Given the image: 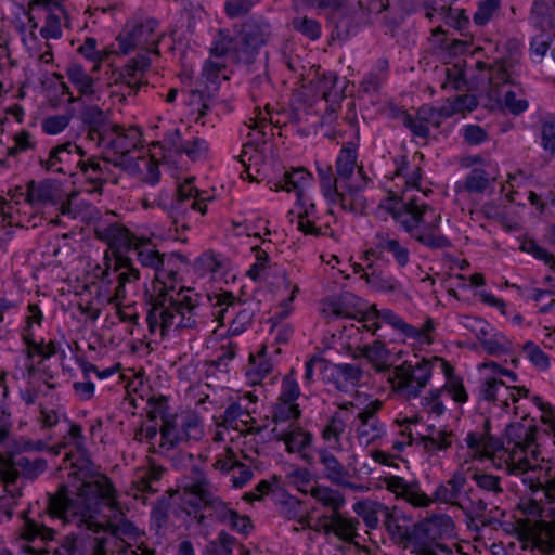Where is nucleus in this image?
I'll return each mask as SVG.
<instances>
[{"instance_id": "nucleus-30", "label": "nucleus", "mask_w": 555, "mask_h": 555, "mask_svg": "<svg viewBox=\"0 0 555 555\" xmlns=\"http://www.w3.org/2000/svg\"><path fill=\"white\" fill-rule=\"evenodd\" d=\"M311 175L304 168L285 171L283 178L274 183V190L295 192L297 201L304 205L305 188L310 183Z\"/></svg>"}, {"instance_id": "nucleus-19", "label": "nucleus", "mask_w": 555, "mask_h": 555, "mask_svg": "<svg viewBox=\"0 0 555 555\" xmlns=\"http://www.w3.org/2000/svg\"><path fill=\"white\" fill-rule=\"evenodd\" d=\"M382 509L383 524L389 535L390 541L404 548L410 546L411 531L410 519L398 508L379 506Z\"/></svg>"}, {"instance_id": "nucleus-60", "label": "nucleus", "mask_w": 555, "mask_h": 555, "mask_svg": "<svg viewBox=\"0 0 555 555\" xmlns=\"http://www.w3.org/2000/svg\"><path fill=\"white\" fill-rule=\"evenodd\" d=\"M278 276L281 280V285L279 284L278 287L279 288L283 287L285 291H289V295L287 296V298H285L281 302V312L279 313V315L281 318H286L289 315V313L292 311V308L289 305L295 299L296 294L299 291V287L297 284L292 283V281L288 279V276L284 270H279Z\"/></svg>"}, {"instance_id": "nucleus-47", "label": "nucleus", "mask_w": 555, "mask_h": 555, "mask_svg": "<svg viewBox=\"0 0 555 555\" xmlns=\"http://www.w3.org/2000/svg\"><path fill=\"white\" fill-rule=\"evenodd\" d=\"M346 422L341 413L336 412L332 415L328 423L322 431V437L333 448H340V436L345 431Z\"/></svg>"}, {"instance_id": "nucleus-7", "label": "nucleus", "mask_w": 555, "mask_h": 555, "mask_svg": "<svg viewBox=\"0 0 555 555\" xmlns=\"http://www.w3.org/2000/svg\"><path fill=\"white\" fill-rule=\"evenodd\" d=\"M403 193L402 207L393 212L396 221L413 240L430 249H446L451 241L440 232V215L417 197H406Z\"/></svg>"}, {"instance_id": "nucleus-36", "label": "nucleus", "mask_w": 555, "mask_h": 555, "mask_svg": "<svg viewBox=\"0 0 555 555\" xmlns=\"http://www.w3.org/2000/svg\"><path fill=\"white\" fill-rule=\"evenodd\" d=\"M272 371V363L270 359L266 357V348L262 349L255 356H249V363L246 369V377L248 383L251 385L260 384L261 380L268 376Z\"/></svg>"}, {"instance_id": "nucleus-34", "label": "nucleus", "mask_w": 555, "mask_h": 555, "mask_svg": "<svg viewBox=\"0 0 555 555\" xmlns=\"http://www.w3.org/2000/svg\"><path fill=\"white\" fill-rule=\"evenodd\" d=\"M356 168L358 169L357 150L352 144H348L340 150L335 163L336 178L339 185L351 179Z\"/></svg>"}, {"instance_id": "nucleus-23", "label": "nucleus", "mask_w": 555, "mask_h": 555, "mask_svg": "<svg viewBox=\"0 0 555 555\" xmlns=\"http://www.w3.org/2000/svg\"><path fill=\"white\" fill-rule=\"evenodd\" d=\"M25 199L33 207L56 205L61 201L60 189L50 180H31L27 183Z\"/></svg>"}, {"instance_id": "nucleus-28", "label": "nucleus", "mask_w": 555, "mask_h": 555, "mask_svg": "<svg viewBox=\"0 0 555 555\" xmlns=\"http://www.w3.org/2000/svg\"><path fill=\"white\" fill-rule=\"evenodd\" d=\"M328 521L323 525L325 533H334L340 540L351 543L358 537V527L360 525L358 519L346 518L339 512L332 513L327 517Z\"/></svg>"}, {"instance_id": "nucleus-24", "label": "nucleus", "mask_w": 555, "mask_h": 555, "mask_svg": "<svg viewBox=\"0 0 555 555\" xmlns=\"http://www.w3.org/2000/svg\"><path fill=\"white\" fill-rule=\"evenodd\" d=\"M364 25H367V15L360 12L357 5L347 11L337 13L334 17L335 35L341 40L348 39L350 36L357 34Z\"/></svg>"}, {"instance_id": "nucleus-45", "label": "nucleus", "mask_w": 555, "mask_h": 555, "mask_svg": "<svg viewBox=\"0 0 555 555\" xmlns=\"http://www.w3.org/2000/svg\"><path fill=\"white\" fill-rule=\"evenodd\" d=\"M311 495L324 507L333 513H338L345 504L344 496L336 490L328 487H315L311 489Z\"/></svg>"}, {"instance_id": "nucleus-54", "label": "nucleus", "mask_w": 555, "mask_h": 555, "mask_svg": "<svg viewBox=\"0 0 555 555\" xmlns=\"http://www.w3.org/2000/svg\"><path fill=\"white\" fill-rule=\"evenodd\" d=\"M301 508L302 505L300 501L289 498L281 503L280 513L284 518L288 520H297L302 528H308L310 526V517L308 515H304L301 513Z\"/></svg>"}, {"instance_id": "nucleus-61", "label": "nucleus", "mask_w": 555, "mask_h": 555, "mask_svg": "<svg viewBox=\"0 0 555 555\" xmlns=\"http://www.w3.org/2000/svg\"><path fill=\"white\" fill-rule=\"evenodd\" d=\"M490 183V177L486 170L474 168L469 171L465 179V190L474 193L483 192Z\"/></svg>"}, {"instance_id": "nucleus-21", "label": "nucleus", "mask_w": 555, "mask_h": 555, "mask_svg": "<svg viewBox=\"0 0 555 555\" xmlns=\"http://www.w3.org/2000/svg\"><path fill=\"white\" fill-rule=\"evenodd\" d=\"M270 26L263 22L249 21L242 27L237 36L243 56H250L257 49L263 46L270 37Z\"/></svg>"}, {"instance_id": "nucleus-42", "label": "nucleus", "mask_w": 555, "mask_h": 555, "mask_svg": "<svg viewBox=\"0 0 555 555\" xmlns=\"http://www.w3.org/2000/svg\"><path fill=\"white\" fill-rule=\"evenodd\" d=\"M66 75L81 96H91L94 94V79L86 73L82 66L70 64L66 68Z\"/></svg>"}, {"instance_id": "nucleus-25", "label": "nucleus", "mask_w": 555, "mask_h": 555, "mask_svg": "<svg viewBox=\"0 0 555 555\" xmlns=\"http://www.w3.org/2000/svg\"><path fill=\"white\" fill-rule=\"evenodd\" d=\"M319 460L323 465V474L325 478L328 479L332 483L343 486L351 490H357L360 488L359 486L348 481V469L330 451L325 449L320 450Z\"/></svg>"}, {"instance_id": "nucleus-26", "label": "nucleus", "mask_w": 555, "mask_h": 555, "mask_svg": "<svg viewBox=\"0 0 555 555\" xmlns=\"http://www.w3.org/2000/svg\"><path fill=\"white\" fill-rule=\"evenodd\" d=\"M272 434L274 438L285 443L286 450L291 453L304 451L312 441V435L297 424L273 427Z\"/></svg>"}, {"instance_id": "nucleus-49", "label": "nucleus", "mask_w": 555, "mask_h": 555, "mask_svg": "<svg viewBox=\"0 0 555 555\" xmlns=\"http://www.w3.org/2000/svg\"><path fill=\"white\" fill-rule=\"evenodd\" d=\"M55 531L34 520H26L23 527L22 537L28 542L37 540L47 542L54 539Z\"/></svg>"}, {"instance_id": "nucleus-39", "label": "nucleus", "mask_w": 555, "mask_h": 555, "mask_svg": "<svg viewBox=\"0 0 555 555\" xmlns=\"http://www.w3.org/2000/svg\"><path fill=\"white\" fill-rule=\"evenodd\" d=\"M472 479L476 486L490 498L498 500L504 494L502 479L496 475L476 469L472 475Z\"/></svg>"}, {"instance_id": "nucleus-64", "label": "nucleus", "mask_w": 555, "mask_h": 555, "mask_svg": "<svg viewBox=\"0 0 555 555\" xmlns=\"http://www.w3.org/2000/svg\"><path fill=\"white\" fill-rule=\"evenodd\" d=\"M338 76L335 73L324 74L320 80L319 88L326 102L336 101L340 98L341 90L337 88Z\"/></svg>"}, {"instance_id": "nucleus-40", "label": "nucleus", "mask_w": 555, "mask_h": 555, "mask_svg": "<svg viewBox=\"0 0 555 555\" xmlns=\"http://www.w3.org/2000/svg\"><path fill=\"white\" fill-rule=\"evenodd\" d=\"M225 69L227 65L223 60L209 59L203 65L201 78L208 89L211 87V89L216 91L221 79H229Z\"/></svg>"}, {"instance_id": "nucleus-52", "label": "nucleus", "mask_w": 555, "mask_h": 555, "mask_svg": "<svg viewBox=\"0 0 555 555\" xmlns=\"http://www.w3.org/2000/svg\"><path fill=\"white\" fill-rule=\"evenodd\" d=\"M162 476L163 469L160 467H150L139 474L133 483L140 492L155 493L158 491L155 483L160 480Z\"/></svg>"}, {"instance_id": "nucleus-57", "label": "nucleus", "mask_w": 555, "mask_h": 555, "mask_svg": "<svg viewBox=\"0 0 555 555\" xmlns=\"http://www.w3.org/2000/svg\"><path fill=\"white\" fill-rule=\"evenodd\" d=\"M444 76V81L441 85L442 89L461 91L466 88L465 72L457 64L447 67Z\"/></svg>"}, {"instance_id": "nucleus-41", "label": "nucleus", "mask_w": 555, "mask_h": 555, "mask_svg": "<svg viewBox=\"0 0 555 555\" xmlns=\"http://www.w3.org/2000/svg\"><path fill=\"white\" fill-rule=\"evenodd\" d=\"M301 411L296 402H287L278 400L273 408L272 420L274 427H285L291 424H296Z\"/></svg>"}, {"instance_id": "nucleus-18", "label": "nucleus", "mask_w": 555, "mask_h": 555, "mask_svg": "<svg viewBox=\"0 0 555 555\" xmlns=\"http://www.w3.org/2000/svg\"><path fill=\"white\" fill-rule=\"evenodd\" d=\"M388 251L399 268H405L410 263V250L401 244L395 236L385 231H379L372 237V246L365 250L364 258H382L383 254Z\"/></svg>"}, {"instance_id": "nucleus-33", "label": "nucleus", "mask_w": 555, "mask_h": 555, "mask_svg": "<svg viewBox=\"0 0 555 555\" xmlns=\"http://www.w3.org/2000/svg\"><path fill=\"white\" fill-rule=\"evenodd\" d=\"M27 551L33 555H85L82 540L73 534L62 538L57 546L52 550L28 546Z\"/></svg>"}, {"instance_id": "nucleus-59", "label": "nucleus", "mask_w": 555, "mask_h": 555, "mask_svg": "<svg viewBox=\"0 0 555 555\" xmlns=\"http://www.w3.org/2000/svg\"><path fill=\"white\" fill-rule=\"evenodd\" d=\"M379 506H384L380 503L367 504L359 502L354 505V512L363 519L364 524L370 529H376L379 524L378 514H382Z\"/></svg>"}, {"instance_id": "nucleus-8", "label": "nucleus", "mask_w": 555, "mask_h": 555, "mask_svg": "<svg viewBox=\"0 0 555 555\" xmlns=\"http://www.w3.org/2000/svg\"><path fill=\"white\" fill-rule=\"evenodd\" d=\"M182 488L184 495L191 496L186 502L194 508L193 519L198 525H206L208 518L225 524L231 517L233 509L217 494L201 468L192 466L190 475L184 477Z\"/></svg>"}, {"instance_id": "nucleus-63", "label": "nucleus", "mask_w": 555, "mask_h": 555, "mask_svg": "<svg viewBox=\"0 0 555 555\" xmlns=\"http://www.w3.org/2000/svg\"><path fill=\"white\" fill-rule=\"evenodd\" d=\"M292 26L294 29L305 35L309 39L315 40L321 36V26L320 24L312 18L307 16H297L292 21Z\"/></svg>"}, {"instance_id": "nucleus-43", "label": "nucleus", "mask_w": 555, "mask_h": 555, "mask_svg": "<svg viewBox=\"0 0 555 555\" xmlns=\"http://www.w3.org/2000/svg\"><path fill=\"white\" fill-rule=\"evenodd\" d=\"M530 489L533 492L543 491L546 499L555 502V467H540L539 474L530 479Z\"/></svg>"}, {"instance_id": "nucleus-50", "label": "nucleus", "mask_w": 555, "mask_h": 555, "mask_svg": "<svg viewBox=\"0 0 555 555\" xmlns=\"http://www.w3.org/2000/svg\"><path fill=\"white\" fill-rule=\"evenodd\" d=\"M522 353L525 358L530 361V363L538 371H546L551 366L550 357L533 341H527L522 346Z\"/></svg>"}, {"instance_id": "nucleus-2", "label": "nucleus", "mask_w": 555, "mask_h": 555, "mask_svg": "<svg viewBox=\"0 0 555 555\" xmlns=\"http://www.w3.org/2000/svg\"><path fill=\"white\" fill-rule=\"evenodd\" d=\"M131 250L139 263L152 269L155 274L146 315L151 334L159 331L164 337L171 328H196L205 321L204 306L198 304V295L176 292L173 282L177 272L164 269L165 255L156 249L150 237L140 235Z\"/></svg>"}, {"instance_id": "nucleus-53", "label": "nucleus", "mask_w": 555, "mask_h": 555, "mask_svg": "<svg viewBox=\"0 0 555 555\" xmlns=\"http://www.w3.org/2000/svg\"><path fill=\"white\" fill-rule=\"evenodd\" d=\"M361 278L364 279L370 287L376 292L393 293L400 286L399 282L393 276H385L380 273H376L375 271L372 273L365 272Z\"/></svg>"}, {"instance_id": "nucleus-4", "label": "nucleus", "mask_w": 555, "mask_h": 555, "mask_svg": "<svg viewBox=\"0 0 555 555\" xmlns=\"http://www.w3.org/2000/svg\"><path fill=\"white\" fill-rule=\"evenodd\" d=\"M489 431L490 422L485 420L481 429L466 435V446L474 456L490 459L498 469L509 475L535 472L538 464L534 427L520 423L507 426L505 442L495 439Z\"/></svg>"}, {"instance_id": "nucleus-31", "label": "nucleus", "mask_w": 555, "mask_h": 555, "mask_svg": "<svg viewBox=\"0 0 555 555\" xmlns=\"http://www.w3.org/2000/svg\"><path fill=\"white\" fill-rule=\"evenodd\" d=\"M107 160L105 157L101 159L89 158L79 165L78 170L83 175L86 180L93 184L92 191H100L103 183L109 178V169L107 167Z\"/></svg>"}, {"instance_id": "nucleus-15", "label": "nucleus", "mask_w": 555, "mask_h": 555, "mask_svg": "<svg viewBox=\"0 0 555 555\" xmlns=\"http://www.w3.org/2000/svg\"><path fill=\"white\" fill-rule=\"evenodd\" d=\"M82 157V149L68 141L52 147L47 158H39V165L46 171L75 176Z\"/></svg>"}, {"instance_id": "nucleus-48", "label": "nucleus", "mask_w": 555, "mask_h": 555, "mask_svg": "<svg viewBox=\"0 0 555 555\" xmlns=\"http://www.w3.org/2000/svg\"><path fill=\"white\" fill-rule=\"evenodd\" d=\"M235 539L225 531H220L215 540L209 541L204 555H232Z\"/></svg>"}, {"instance_id": "nucleus-35", "label": "nucleus", "mask_w": 555, "mask_h": 555, "mask_svg": "<svg viewBox=\"0 0 555 555\" xmlns=\"http://www.w3.org/2000/svg\"><path fill=\"white\" fill-rule=\"evenodd\" d=\"M361 357L367 359L377 372H386L390 369V353L380 340H375L371 345H364L361 349Z\"/></svg>"}, {"instance_id": "nucleus-29", "label": "nucleus", "mask_w": 555, "mask_h": 555, "mask_svg": "<svg viewBox=\"0 0 555 555\" xmlns=\"http://www.w3.org/2000/svg\"><path fill=\"white\" fill-rule=\"evenodd\" d=\"M151 65V60L146 54H138L121 72V80L129 88L128 94H135L142 85V77L145 69Z\"/></svg>"}, {"instance_id": "nucleus-6", "label": "nucleus", "mask_w": 555, "mask_h": 555, "mask_svg": "<svg viewBox=\"0 0 555 555\" xmlns=\"http://www.w3.org/2000/svg\"><path fill=\"white\" fill-rule=\"evenodd\" d=\"M385 488L397 498L405 500L415 507H427L433 501L461 507L468 502V494H474L469 487L465 473L455 470L450 479L440 483L433 493V499L423 492L416 482H408L399 476H390L384 479Z\"/></svg>"}, {"instance_id": "nucleus-38", "label": "nucleus", "mask_w": 555, "mask_h": 555, "mask_svg": "<svg viewBox=\"0 0 555 555\" xmlns=\"http://www.w3.org/2000/svg\"><path fill=\"white\" fill-rule=\"evenodd\" d=\"M211 56L216 60H222L228 54H233L235 59H242L243 54L237 42V38L230 37L229 31L220 29L218 36L210 49Z\"/></svg>"}, {"instance_id": "nucleus-14", "label": "nucleus", "mask_w": 555, "mask_h": 555, "mask_svg": "<svg viewBox=\"0 0 555 555\" xmlns=\"http://www.w3.org/2000/svg\"><path fill=\"white\" fill-rule=\"evenodd\" d=\"M158 23L155 20H146L132 25L131 28L117 38L119 50L122 54H129L135 48L146 52L158 54L159 35L157 34Z\"/></svg>"}, {"instance_id": "nucleus-3", "label": "nucleus", "mask_w": 555, "mask_h": 555, "mask_svg": "<svg viewBox=\"0 0 555 555\" xmlns=\"http://www.w3.org/2000/svg\"><path fill=\"white\" fill-rule=\"evenodd\" d=\"M94 235L108 245L103 256L100 282L109 295L108 302L121 306L137 291L141 272L125 253L132 249L140 237L118 221L102 220L94 227Z\"/></svg>"}, {"instance_id": "nucleus-46", "label": "nucleus", "mask_w": 555, "mask_h": 555, "mask_svg": "<svg viewBox=\"0 0 555 555\" xmlns=\"http://www.w3.org/2000/svg\"><path fill=\"white\" fill-rule=\"evenodd\" d=\"M251 410L248 404H243L242 401L231 403L223 414L220 416L221 423L220 425L225 428H234L237 429V421L242 423H247L244 417H248L251 414Z\"/></svg>"}, {"instance_id": "nucleus-11", "label": "nucleus", "mask_w": 555, "mask_h": 555, "mask_svg": "<svg viewBox=\"0 0 555 555\" xmlns=\"http://www.w3.org/2000/svg\"><path fill=\"white\" fill-rule=\"evenodd\" d=\"M159 433L160 442L157 452L171 450V447L190 440L197 441L204 435L199 417L191 413L164 417Z\"/></svg>"}, {"instance_id": "nucleus-37", "label": "nucleus", "mask_w": 555, "mask_h": 555, "mask_svg": "<svg viewBox=\"0 0 555 555\" xmlns=\"http://www.w3.org/2000/svg\"><path fill=\"white\" fill-rule=\"evenodd\" d=\"M453 443V434L448 430H435L429 435L420 436L417 444L429 455H437L441 451H446Z\"/></svg>"}, {"instance_id": "nucleus-22", "label": "nucleus", "mask_w": 555, "mask_h": 555, "mask_svg": "<svg viewBox=\"0 0 555 555\" xmlns=\"http://www.w3.org/2000/svg\"><path fill=\"white\" fill-rule=\"evenodd\" d=\"M318 176L322 194L331 204H338L344 210L353 211L354 204L349 202L347 195L340 191L339 182L331 166H318Z\"/></svg>"}, {"instance_id": "nucleus-44", "label": "nucleus", "mask_w": 555, "mask_h": 555, "mask_svg": "<svg viewBox=\"0 0 555 555\" xmlns=\"http://www.w3.org/2000/svg\"><path fill=\"white\" fill-rule=\"evenodd\" d=\"M512 287H515L519 295L528 300H533L537 302L548 299L547 302L540 306V313H547L555 308V293L550 289H541V288H532V287H521L516 284H513Z\"/></svg>"}, {"instance_id": "nucleus-20", "label": "nucleus", "mask_w": 555, "mask_h": 555, "mask_svg": "<svg viewBox=\"0 0 555 555\" xmlns=\"http://www.w3.org/2000/svg\"><path fill=\"white\" fill-rule=\"evenodd\" d=\"M376 317L380 320V324L386 323L390 325L408 338L416 339L420 343H430L429 333L434 330V325L430 320H428L423 327L417 328L408 324L400 315L396 314L390 309H376Z\"/></svg>"}, {"instance_id": "nucleus-10", "label": "nucleus", "mask_w": 555, "mask_h": 555, "mask_svg": "<svg viewBox=\"0 0 555 555\" xmlns=\"http://www.w3.org/2000/svg\"><path fill=\"white\" fill-rule=\"evenodd\" d=\"M207 301L208 304L198 301L199 305L204 306L203 313L205 315V321L203 324L208 320L206 311L211 309L210 314L212 320L217 321L220 325H224L225 320L234 314L229 325L230 335H241L251 325L255 311L250 308L243 307L232 293L224 292L216 294L214 297H207ZM198 325H202V323Z\"/></svg>"}, {"instance_id": "nucleus-5", "label": "nucleus", "mask_w": 555, "mask_h": 555, "mask_svg": "<svg viewBox=\"0 0 555 555\" xmlns=\"http://www.w3.org/2000/svg\"><path fill=\"white\" fill-rule=\"evenodd\" d=\"M81 119L88 126V139L96 144L105 159L131 175L141 171V167L130 153L141 144V132L135 127L125 128L112 122L98 106H87Z\"/></svg>"}, {"instance_id": "nucleus-9", "label": "nucleus", "mask_w": 555, "mask_h": 555, "mask_svg": "<svg viewBox=\"0 0 555 555\" xmlns=\"http://www.w3.org/2000/svg\"><path fill=\"white\" fill-rule=\"evenodd\" d=\"M435 370H439L442 374H450L452 365L436 356L422 359L415 364L405 361L395 367L389 380L397 392L408 399L416 398L427 386Z\"/></svg>"}, {"instance_id": "nucleus-32", "label": "nucleus", "mask_w": 555, "mask_h": 555, "mask_svg": "<svg viewBox=\"0 0 555 555\" xmlns=\"http://www.w3.org/2000/svg\"><path fill=\"white\" fill-rule=\"evenodd\" d=\"M507 385L495 377L485 378L478 388L479 400L507 408Z\"/></svg>"}, {"instance_id": "nucleus-62", "label": "nucleus", "mask_w": 555, "mask_h": 555, "mask_svg": "<svg viewBox=\"0 0 555 555\" xmlns=\"http://www.w3.org/2000/svg\"><path fill=\"white\" fill-rule=\"evenodd\" d=\"M500 4L501 0H481L473 16L474 23L478 26H483L489 23L494 13L499 10Z\"/></svg>"}, {"instance_id": "nucleus-55", "label": "nucleus", "mask_w": 555, "mask_h": 555, "mask_svg": "<svg viewBox=\"0 0 555 555\" xmlns=\"http://www.w3.org/2000/svg\"><path fill=\"white\" fill-rule=\"evenodd\" d=\"M520 250L532 255L537 260L544 262L555 271V255L540 246L534 240L526 238L520 244Z\"/></svg>"}, {"instance_id": "nucleus-1", "label": "nucleus", "mask_w": 555, "mask_h": 555, "mask_svg": "<svg viewBox=\"0 0 555 555\" xmlns=\"http://www.w3.org/2000/svg\"><path fill=\"white\" fill-rule=\"evenodd\" d=\"M65 469H69V485H60L56 492L49 494L48 511L50 515L70 521L77 516L86 517L88 514L98 511L100 502L113 513V519L103 522H95V532H107L111 535L122 539L132 535L133 525L128 521L115 500V489L111 480L103 474L94 470V467L87 460L70 462L67 454L64 461Z\"/></svg>"}, {"instance_id": "nucleus-17", "label": "nucleus", "mask_w": 555, "mask_h": 555, "mask_svg": "<svg viewBox=\"0 0 555 555\" xmlns=\"http://www.w3.org/2000/svg\"><path fill=\"white\" fill-rule=\"evenodd\" d=\"M383 402L378 399L369 402L358 413L353 423L356 435L361 443L370 444L382 438L385 434V424L379 421L377 413L380 411Z\"/></svg>"}, {"instance_id": "nucleus-13", "label": "nucleus", "mask_w": 555, "mask_h": 555, "mask_svg": "<svg viewBox=\"0 0 555 555\" xmlns=\"http://www.w3.org/2000/svg\"><path fill=\"white\" fill-rule=\"evenodd\" d=\"M30 10H38L43 18L39 29L40 36L46 40H57L63 36V28L69 26V16L65 8L54 0H31Z\"/></svg>"}, {"instance_id": "nucleus-12", "label": "nucleus", "mask_w": 555, "mask_h": 555, "mask_svg": "<svg viewBox=\"0 0 555 555\" xmlns=\"http://www.w3.org/2000/svg\"><path fill=\"white\" fill-rule=\"evenodd\" d=\"M449 518L434 517L415 524L411 531L410 545L413 547L412 553L415 555H438V552L448 554L450 550L447 545L441 544V526Z\"/></svg>"}, {"instance_id": "nucleus-56", "label": "nucleus", "mask_w": 555, "mask_h": 555, "mask_svg": "<svg viewBox=\"0 0 555 555\" xmlns=\"http://www.w3.org/2000/svg\"><path fill=\"white\" fill-rule=\"evenodd\" d=\"M478 105L477 98L474 94H462L456 96L453 102L442 107L444 117H451L457 113L472 112Z\"/></svg>"}, {"instance_id": "nucleus-27", "label": "nucleus", "mask_w": 555, "mask_h": 555, "mask_svg": "<svg viewBox=\"0 0 555 555\" xmlns=\"http://www.w3.org/2000/svg\"><path fill=\"white\" fill-rule=\"evenodd\" d=\"M199 195L198 190L193 186L192 179L186 180L177 189L176 198L172 204L173 214L179 215L190 208L205 215L207 206L203 203L204 199Z\"/></svg>"}, {"instance_id": "nucleus-16", "label": "nucleus", "mask_w": 555, "mask_h": 555, "mask_svg": "<svg viewBox=\"0 0 555 555\" xmlns=\"http://www.w3.org/2000/svg\"><path fill=\"white\" fill-rule=\"evenodd\" d=\"M516 534L524 550L539 551L543 555L555 552V533L543 521L520 520Z\"/></svg>"}, {"instance_id": "nucleus-58", "label": "nucleus", "mask_w": 555, "mask_h": 555, "mask_svg": "<svg viewBox=\"0 0 555 555\" xmlns=\"http://www.w3.org/2000/svg\"><path fill=\"white\" fill-rule=\"evenodd\" d=\"M447 378L443 390L457 403H465L468 400V393L460 377L454 375V370L450 374H443Z\"/></svg>"}, {"instance_id": "nucleus-51", "label": "nucleus", "mask_w": 555, "mask_h": 555, "mask_svg": "<svg viewBox=\"0 0 555 555\" xmlns=\"http://www.w3.org/2000/svg\"><path fill=\"white\" fill-rule=\"evenodd\" d=\"M370 182V178L366 176L362 167H358L357 171L353 172L351 179H348L345 183H341L340 191L347 195L349 202L353 203V197L361 191H363Z\"/></svg>"}]
</instances>
